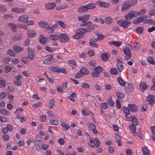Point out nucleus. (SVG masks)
<instances>
[{"instance_id":"nucleus-8","label":"nucleus","mask_w":155,"mask_h":155,"mask_svg":"<svg viewBox=\"0 0 155 155\" xmlns=\"http://www.w3.org/2000/svg\"><path fill=\"white\" fill-rule=\"evenodd\" d=\"M127 86L125 87L124 89L127 93L129 94L133 91V86L131 84L127 83Z\"/></svg>"},{"instance_id":"nucleus-48","label":"nucleus","mask_w":155,"mask_h":155,"mask_svg":"<svg viewBox=\"0 0 155 155\" xmlns=\"http://www.w3.org/2000/svg\"><path fill=\"white\" fill-rule=\"evenodd\" d=\"M34 145L36 150L38 151H41V148H40L41 143H38L37 144H36L35 142L34 143Z\"/></svg>"},{"instance_id":"nucleus-17","label":"nucleus","mask_w":155,"mask_h":155,"mask_svg":"<svg viewBox=\"0 0 155 155\" xmlns=\"http://www.w3.org/2000/svg\"><path fill=\"white\" fill-rule=\"evenodd\" d=\"M148 87V85L144 82H141L140 83V90L143 91Z\"/></svg>"},{"instance_id":"nucleus-63","label":"nucleus","mask_w":155,"mask_h":155,"mask_svg":"<svg viewBox=\"0 0 155 155\" xmlns=\"http://www.w3.org/2000/svg\"><path fill=\"white\" fill-rule=\"evenodd\" d=\"M96 35H97V39H98V40H101L105 37V35H101L98 34H96Z\"/></svg>"},{"instance_id":"nucleus-38","label":"nucleus","mask_w":155,"mask_h":155,"mask_svg":"<svg viewBox=\"0 0 155 155\" xmlns=\"http://www.w3.org/2000/svg\"><path fill=\"white\" fill-rule=\"evenodd\" d=\"M144 24H148L149 25H152L154 24V21L152 19H147L144 21L143 22Z\"/></svg>"},{"instance_id":"nucleus-21","label":"nucleus","mask_w":155,"mask_h":155,"mask_svg":"<svg viewBox=\"0 0 155 155\" xmlns=\"http://www.w3.org/2000/svg\"><path fill=\"white\" fill-rule=\"evenodd\" d=\"M80 24L81 26H88L91 25L92 23L90 21H81Z\"/></svg>"},{"instance_id":"nucleus-57","label":"nucleus","mask_w":155,"mask_h":155,"mask_svg":"<svg viewBox=\"0 0 155 155\" xmlns=\"http://www.w3.org/2000/svg\"><path fill=\"white\" fill-rule=\"evenodd\" d=\"M21 35H18L14 36L13 38V40L14 41H19L21 39Z\"/></svg>"},{"instance_id":"nucleus-41","label":"nucleus","mask_w":155,"mask_h":155,"mask_svg":"<svg viewBox=\"0 0 155 155\" xmlns=\"http://www.w3.org/2000/svg\"><path fill=\"white\" fill-rule=\"evenodd\" d=\"M45 28L49 33L51 34L54 32V29L50 26H48Z\"/></svg>"},{"instance_id":"nucleus-59","label":"nucleus","mask_w":155,"mask_h":155,"mask_svg":"<svg viewBox=\"0 0 155 155\" xmlns=\"http://www.w3.org/2000/svg\"><path fill=\"white\" fill-rule=\"evenodd\" d=\"M42 105V103L40 102H37L32 105V107L34 108H36L37 107L41 106Z\"/></svg>"},{"instance_id":"nucleus-11","label":"nucleus","mask_w":155,"mask_h":155,"mask_svg":"<svg viewBox=\"0 0 155 155\" xmlns=\"http://www.w3.org/2000/svg\"><path fill=\"white\" fill-rule=\"evenodd\" d=\"M28 57L29 59L33 60L34 58V53L33 50L31 48L28 47Z\"/></svg>"},{"instance_id":"nucleus-26","label":"nucleus","mask_w":155,"mask_h":155,"mask_svg":"<svg viewBox=\"0 0 155 155\" xmlns=\"http://www.w3.org/2000/svg\"><path fill=\"white\" fill-rule=\"evenodd\" d=\"M50 39L53 41H56L59 39V35L57 34H52L49 36Z\"/></svg>"},{"instance_id":"nucleus-25","label":"nucleus","mask_w":155,"mask_h":155,"mask_svg":"<svg viewBox=\"0 0 155 155\" xmlns=\"http://www.w3.org/2000/svg\"><path fill=\"white\" fill-rule=\"evenodd\" d=\"M95 27H97V26L95 25H91L88 26V27H87L85 29L87 32H90L94 30Z\"/></svg>"},{"instance_id":"nucleus-47","label":"nucleus","mask_w":155,"mask_h":155,"mask_svg":"<svg viewBox=\"0 0 155 155\" xmlns=\"http://www.w3.org/2000/svg\"><path fill=\"white\" fill-rule=\"evenodd\" d=\"M154 60V59L152 57H148L147 59L148 62L152 64H155V62Z\"/></svg>"},{"instance_id":"nucleus-9","label":"nucleus","mask_w":155,"mask_h":155,"mask_svg":"<svg viewBox=\"0 0 155 155\" xmlns=\"http://www.w3.org/2000/svg\"><path fill=\"white\" fill-rule=\"evenodd\" d=\"M48 39L47 37H45L43 34L40 35L39 38V41L40 43L44 45H45L47 42Z\"/></svg>"},{"instance_id":"nucleus-34","label":"nucleus","mask_w":155,"mask_h":155,"mask_svg":"<svg viewBox=\"0 0 155 155\" xmlns=\"http://www.w3.org/2000/svg\"><path fill=\"white\" fill-rule=\"evenodd\" d=\"M88 10L89 9H94L96 8L95 4L94 3H89L86 5Z\"/></svg>"},{"instance_id":"nucleus-61","label":"nucleus","mask_w":155,"mask_h":155,"mask_svg":"<svg viewBox=\"0 0 155 155\" xmlns=\"http://www.w3.org/2000/svg\"><path fill=\"white\" fill-rule=\"evenodd\" d=\"M116 95L118 98L122 99L124 98L125 97V95L124 94L119 92L116 94Z\"/></svg>"},{"instance_id":"nucleus-45","label":"nucleus","mask_w":155,"mask_h":155,"mask_svg":"<svg viewBox=\"0 0 155 155\" xmlns=\"http://www.w3.org/2000/svg\"><path fill=\"white\" fill-rule=\"evenodd\" d=\"M56 22V23L58 24L62 28H65L67 27L66 25L64 24L62 21H57Z\"/></svg>"},{"instance_id":"nucleus-31","label":"nucleus","mask_w":155,"mask_h":155,"mask_svg":"<svg viewBox=\"0 0 155 155\" xmlns=\"http://www.w3.org/2000/svg\"><path fill=\"white\" fill-rule=\"evenodd\" d=\"M97 4L98 5L102 7H104L106 8L107 7L109 6V4H108L105 3L104 2H102L100 1L97 2Z\"/></svg>"},{"instance_id":"nucleus-14","label":"nucleus","mask_w":155,"mask_h":155,"mask_svg":"<svg viewBox=\"0 0 155 155\" xmlns=\"http://www.w3.org/2000/svg\"><path fill=\"white\" fill-rule=\"evenodd\" d=\"M56 4L53 2L48 3L45 5V8L47 9H54L56 6Z\"/></svg>"},{"instance_id":"nucleus-40","label":"nucleus","mask_w":155,"mask_h":155,"mask_svg":"<svg viewBox=\"0 0 155 155\" xmlns=\"http://www.w3.org/2000/svg\"><path fill=\"white\" fill-rule=\"evenodd\" d=\"M94 140H92L91 138H90L89 145L90 147H94L95 146V143Z\"/></svg>"},{"instance_id":"nucleus-53","label":"nucleus","mask_w":155,"mask_h":155,"mask_svg":"<svg viewBox=\"0 0 155 155\" xmlns=\"http://www.w3.org/2000/svg\"><path fill=\"white\" fill-rule=\"evenodd\" d=\"M6 83L5 81L3 80L2 79L0 80V87H4L6 85Z\"/></svg>"},{"instance_id":"nucleus-39","label":"nucleus","mask_w":155,"mask_h":155,"mask_svg":"<svg viewBox=\"0 0 155 155\" xmlns=\"http://www.w3.org/2000/svg\"><path fill=\"white\" fill-rule=\"evenodd\" d=\"M39 26L42 28H46L45 26L48 25V24L46 22L44 21H41L38 22Z\"/></svg>"},{"instance_id":"nucleus-7","label":"nucleus","mask_w":155,"mask_h":155,"mask_svg":"<svg viewBox=\"0 0 155 155\" xmlns=\"http://www.w3.org/2000/svg\"><path fill=\"white\" fill-rule=\"evenodd\" d=\"M53 54H50L48 55V58L43 61V63L46 64H51L53 60Z\"/></svg>"},{"instance_id":"nucleus-12","label":"nucleus","mask_w":155,"mask_h":155,"mask_svg":"<svg viewBox=\"0 0 155 155\" xmlns=\"http://www.w3.org/2000/svg\"><path fill=\"white\" fill-rule=\"evenodd\" d=\"M130 5L128 2V1H125L122 6V10L124 11L128 10L130 7Z\"/></svg>"},{"instance_id":"nucleus-2","label":"nucleus","mask_w":155,"mask_h":155,"mask_svg":"<svg viewBox=\"0 0 155 155\" xmlns=\"http://www.w3.org/2000/svg\"><path fill=\"white\" fill-rule=\"evenodd\" d=\"M133 47L132 46L130 45L129 48L126 47L123 48L122 50L124 54L125 55V60H127L129 59L131 57V52L130 49L132 48Z\"/></svg>"},{"instance_id":"nucleus-50","label":"nucleus","mask_w":155,"mask_h":155,"mask_svg":"<svg viewBox=\"0 0 155 155\" xmlns=\"http://www.w3.org/2000/svg\"><path fill=\"white\" fill-rule=\"evenodd\" d=\"M110 72L113 75H115L118 73L117 70L114 68H111L110 69Z\"/></svg>"},{"instance_id":"nucleus-49","label":"nucleus","mask_w":155,"mask_h":155,"mask_svg":"<svg viewBox=\"0 0 155 155\" xmlns=\"http://www.w3.org/2000/svg\"><path fill=\"white\" fill-rule=\"evenodd\" d=\"M0 112L2 114L5 115L6 116H7L9 114L8 112L4 108L1 109L0 110Z\"/></svg>"},{"instance_id":"nucleus-4","label":"nucleus","mask_w":155,"mask_h":155,"mask_svg":"<svg viewBox=\"0 0 155 155\" xmlns=\"http://www.w3.org/2000/svg\"><path fill=\"white\" fill-rule=\"evenodd\" d=\"M117 23L120 25L124 28H127L130 26L131 25V22L129 21H118Z\"/></svg>"},{"instance_id":"nucleus-44","label":"nucleus","mask_w":155,"mask_h":155,"mask_svg":"<svg viewBox=\"0 0 155 155\" xmlns=\"http://www.w3.org/2000/svg\"><path fill=\"white\" fill-rule=\"evenodd\" d=\"M55 101L54 99L52 98L50 100L49 102V108H52L54 105Z\"/></svg>"},{"instance_id":"nucleus-56","label":"nucleus","mask_w":155,"mask_h":155,"mask_svg":"<svg viewBox=\"0 0 155 155\" xmlns=\"http://www.w3.org/2000/svg\"><path fill=\"white\" fill-rule=\"evenodd\" d=\"M137 131V134H138V136L139 137L140 139L142 138V137L143 136V134L142 131L140 129H138Z\"/></svg>"},{"instance_id":"nucleus-27","label":"nucleus","mask_w":155,"mask_h":155,"mask_svg":"<svg viewBox=\"0 0 155 155\" xmlns=\"http://www.w3.org/2000/svg\"><path fill=\"white\" fill-rule=\"evenodd\" d=\"M27 35L29 38H32L35 36L36 35V32L34 31L28 30Z\"/></svg>"},{"instance_id":"nucleus-58","label":"nucleus","mask_w":155,"mask_h":155,"mask_svg":"<svg viewBox=\"0 0 155 155\" xmlns=\"http://www.w3.org/2000/svg\"><path fill=\"white\" fill-rule=\"evenodd\" d=\"M108 104L111 107L114 106V101L111 99V97H110L109 99L108 100Z\"/></svg>"},{"instance_id":"nucleus-35","label":"nucleus","mask_w":155,"mask_h":155,"mask_svg":"<svg viewBox=\"0 0 155 155\" xmlns=\"http://www.w3.org/2000/svg\"><path fill=\"white\" fill-rule=\"evenodd\" d=\"M142 151H143V155H149L150 150L146 147H144L142 148Z\"/></svg>"},{"instance_id":"nucleus-6","label":"nucleus","mask_w":155,"mask_h":155,"mask_svg":"<svg viewBox=\"0 0 155 155\" xmlns=\"http://www.w3.org/2000/svg\"><path fill=\"white\" fill-rule=\"evenodd\" d=\"M155 97L153 95H149L146 97V100L151 107L154 103Z\"/></svg>"},{"instance_id":"nucleus-36","label":"nucleus","mask_w":155,"mask_h":155,"mask_svg":"<svg viewBox=\"0 0 155 155\" xmlns=\"http://www.w3.org/2000/svg\"><path fill=\"white\" fill-rule=\"evenodd\" d=\"M111 43L112 45L117 47H119L122 44V42L119 41H111Z\"/></svg>"},{"instance_id":"nucleus-1","label":"nucleus","mask_w":155,"mask_h":155,"mask_svg":"<svg viewBox=\"0 0 155 155\" xmlns=\"http://www.w3.org/2000/svg\"><path fill=\"white\" fill-rule=\"evenodd\" d=\"M87 31L85 28H80L77 29L76 31V35H74L73 37L74 38L78 39L83 37L84 34Z\"/></svg>"},{"instance_id":"nucleus-29","label":"nucleus","mask_w":155,"mask_h":155,"mask_svg":"<svg viewBox=\"0 0 155 155\" xmlns=\"http://www.w3.org/2000/svg\"><path fill=\"white\" fill-rule=\"evenodd\" d=\"M131 116L132 118V122L133 124L135 125H138V122L136 117L133 115H131Z\"/></svg>"},{"instance_id":"nucleus-51","label":"nucleus","mask_w":155,"mask_h":155,"mask_svg":"<svg viewBox=\"0 0 155 155\" xmlns=\"http://www.w3.org/2000/svg\"><path fill=\"white\" fill-rule=\"evenodd\" d=\"M91 75L94 78H97L99 75V74L98 72L97 71H96L94 70V71H92Z\"/></svg>"},{"instance_id":"nucleus-10","label":"nucleus","mask_w":155,"mask_h":155,"mask_svg":"<svg viewBox=\"0 0 155 155\" xmlns=\"http://www.w3.org/2000/svg\"><path fill=\"white\" fill-rule=\"evenodd\" d=\"M25 10L24 8H15L12 9L11 11L14 13H21L24 12Z\"/></svg>"},{"instance_id":"nucleus-33","label":"nucleus","mask_w":155,"mask_h":155,"mask_svg":"<svg viewBox=\"0 0 155 155\" xmlns=\"http://www.w3.org/2000/svg\"><path fill=\"white\" fill-rule=\"evenodd\" d=\"M123 111L125 114V115H129L130 113V109L128 107L124 106L123 107Z\"/></svg>"},{"instance_id":"nucleus-42","label":"nucleus","mask_w":155,"mask_h":155,"mask_svg":"<svg viewBox=\"0 0 155 155\" xmlns=\"http://www.w3.org/2000/svg\"><path fill=\"white\" fill-rule=\"evenodd\" d=\"M76 96V94L75 92L72 93L70 96H68V98L72 101H74V98Z\"/></svg>"},{"instance_id":"nucleus-60","label":"nucleus","mask_w":155,"mask_h":155,"mask_svg":"<svg viewBox=\"0 0 155 155\" xmlns=\"http://www.w3.org/2000/svg\"><path fill=\"white\" fill-rule=\"evenodd\" d=\"M106 23L109 25L110 24L112 21V19L110 17H107L105 19Z\"/></svg>"},{"instance_id":"nucleus-16","label":"nucleus","mask_w":155,"mask_h":155,"mask_svg":"<svg viewBox=\"0 0 155 155\" xmlns=\"http://www.w3.org/2000/svg\"><path fill=\"white\" fill-rule=\"evenodd\" d=\"M90 15L88 14L84 15L83 16L78 17V19L80 21H87L90 18Z\"/></svg>"},{"instance_id":"nucleus-3","label":"nucleus","mask_w":155,"mask_h":155,"mask_svg":"<svg viewBox=\"0 0 155 155\" xmlns=\"http://www.w3.org/2000/svg\"><path fill=\"white\" fill-rule=\"evenodd\" d=\"M137 12L134 11H132L128 13L127 14L125 15L124 18L127 21L129 20L136 17L137 16Z\"/></svg>"},{"instance_id":"nucleus-13","label":"nucleus","mask_w":155,"mask_h":155,"mask_svg":"<svg viewBox=\"0 0 155 155\" xmlns=\"http://www.w3.org/2000/svg\"><path fill=\"white\" fill-rule=\"evenodd\" d=\"M127 107L132 112H135L137 110V107L134 104H129L127 105Z\"/></svg>"},{"instance_id":"nucleus-15","label":"nucleus","mask_w":155,"mask_h":155,"mask_svg":"<svg viewBox=\"0 0 155 155\" xmlns=\"http://www.w3.org/2000/svg\"><path fill=\"white\" fill-rule=\"evenodd\" d=\"M29 19L28 17L26 15L21 16L18 18V20L21 22L26 23Z\"/></svg>"},{"instance_id":"nucleus-37","label":"nucleus","mask_w":155,"mask_h":155,"mask_svg":"<svg viewBox=\"0 0 155 155\" xmlns=\"http://www.w3.org/2000/svg\"><path fill=\"white\" fill-rule=\"evenodd\" d=\"M137 33L139 34H141L143 31V28L142 27H138L135 29Z\"/></svg>"},{"instance_id":"nucleus-28","label":"nucleus","mask_w":155,"mask_h":155,"mask_svg":"<svg viewBox=\"0 0 155 155\" xmlns=\"http://www.w3.org/2000/svg\"><path fill=\"white\" fill-rule=\"evenodd\" d=\"M89 128L90 130H92L94 133L96 134L97 133V130L95 129V126L94 124L90 123L89 125Z\"/></svg>"},{"instance_id":"nucleus-32","label":"nucleus","mask_w":155,"mask_h":155,"mask_svg":"<svg viewBox=\"0 0 155 155\" xmlns=\"http://www.w3.org/2000/svg\"><path fill=\"white\" fill-rule=\"evenodd\" d=\"M117 81L119 84L121 86H125L126 82L121 77H118Z\"/></svg>"},{"instance_id":"nucleus-46","label":"nucleus","mask_w":155,"mask_h":155,"mask_svg":"<svg viewBox=\"0 0 155 155\" xmlns=\"http://www.w3.org/2000/svg\"><path fill=\"white\" fill-rule=\"evenodd\" d=\"M58 69H59V67H51L49 68V69L50 71L57 73H58Z\"/></svg>"},{"instance_id":"nucleus-54","label":"nucleus","mask_w":155,"mask_h":155,"mask_svg":"<svg viewBox=\"0 0 155 155\" xmlns=\"http://www.w3.org/2000/svg\"><path fill=\"white\" fill-rule=\"evenodd\" d=\"M13 69L12 68L9 66H7L4 68V69L5 72L6 73H8L10 72Z\"/></svg>"},{"instance_id":"nucleus-23","label":"nucleus","mask_w":155,"mask_h":155,"mask_svg":"<svg viewBox=\"0 0 155 155\" xmlns=\"http://www.w3.org/2000/svg\"><path fill=\"white\" fill-rule=\"evenodd\" d=\"M88 11V9L86 5L84 6H82L78 8V12L80 13H82Z\"/></svg>"},{"instance_id":"nucleus-55","label":"nucleus","mask_w":155,"mask_h":155,"mask_svg":"<svg viewBox=\"0 0 155 155\" xmlns=\"http://www.w3.org/2000/svg\"><path fill=\"white\" fill-rule=\"evenodd\" d=\"M128 2L130 4L131 7L135 5L137 2V0H131L128 1Z\"/></svg>"},{"instance_id":"nucleus-20","label":"nucleus","mask_w":155,"mask_h":155,"mask_svg":"<svg viewBox=\"0 0 155 155\" xmlns=\"http://www.w3.org/2000/svg\"><path fill=\"white\" fill-rule=\"evenodd\" d=\"M129 129L132 132L134 136H137V133L135 132L136 128L135 125L131 124L129 127Z\"/></svg>"},{"instance_id":"nucleus-30","label":"nucleus","mask_w":155,"mask_h":155,"mask_svg":"<svg viewBox=\"0 0 155 155\" xmlns=\"http://www.w3.org/2000/svg\"><path fill=\"white\" fill-rule=\"evenodd\" d=\"M49 124L51 125H57L58 124V121L54 118H51L50 120Z\"/></svg>"},{"instance_id":"nucleus-18","label":"nucleus","mask_w":155,"mask_h":155,"mask_svg":"<svg viewBox=\"0 0 155 155\" xmlns=\"http://www.w3.org/2000/svg\"><path fill=\"white\" fill-rule=\"evenodd\" d=\"M110 56L109 54L106 53H102L101 54V59L104 61H107L108 58Z\"/></svg>"},{"instance_id":"nucleus-43","label":"nucleus","mask_w":155,"mask_h":155,"mask_svg":"<svg viewBox=\"0 0 155 155\" xmlns=\"http://www.w3.org/2000/svg\"><path fill=\"white\" fill-rule=\"evenodd\" d=\"M142 21L141 18L140 17L137 18L136 19L134 20L133 21V23L135 25H137Z\"/></svg>"},{"instance_id":"nucleus-52","label":"nucleus","mask_w":155,"mask_h":155,"mask_svg":"<svg viewBox=\"0 0 155 155\" xmlns=\"http://www.w3.org/2000/svg\"><path fill=\"white\" fill-rule=\"evenodd\" d=\"M7 54L12 56H14L15 55V52L11 49L8 50L7 52Z\"/></svg>"},{"instance_id":"nucleus-62","label":"nucleus","mask_w":155,"mask_h":155,"mask_svg":"<svg viewBox=\"0 0 155 155\" xmlns=\"http://www.w3.org/2000/svg\"><path fill=\"white\" fill-rule=\"evenodd\" d=\"M0 120L1 123H3L5 122H8V120L6 117L0 116Z\"/></svg>"},{"instance_id":"nucleus-5","label":"nucleus","mask_w":155,"mask_h":155,"mask_svg":"<svg viewBox=\"0 0 155 155\" xmlns=\"http://www.w3.org/2000/svg\"><path fill=\"white\" fill-rule=\"evenodd\" d=\"M68 36L65 34H62L59 35V40L60 42L65 43L68 41L69 40Z\"/></svg>"},{"instance_id":"nucleus-64","label":"nucleus","mask_w":155,"mask_h":155,"mask_svg":"<svg viewBox=\"0 0 155 155\" xmlns=\"http://www.w3.org/2000/svg\"><path fill=\"white\" fill-rule=\"evenodd\" d=\"M5 127L8 131L11 132L13 129V127L9 124H7Z\"/></svg>"},{"instance_id":"nucleus-19","label":"nucleus","mask_w":155,"mask_h":155,"mask_svg":"<svg viewBox=\"0 0 155 155\" xmlns=\"http://www.w3.org/2000/svg\"><path fill=\"white\" fill-rule=\"evenodd\" d=\"M13 49L17 53L21 52L23 51V48L18 45H15Z\"/></svg>"},{"instance_id":"nucleus-22","label":"nucleus","mask_w":155,"mask_h":155,"mask_svg":"<svg viewBox=\"0 0 155 155\" xmlns=\"http://www.w3.org/2000/svg\"><path fill=\"white\" fill-rule=\"evenodd\" d=\"M80 72L81 74L86 75L89 73V71L85 68L82 67L80 69Z\"/></svg>"},{"instance_id":"nucleus-24","label":"nucleus","mask_w":155,"mask_h":155,"mask_svg":"<svg viewBox=\"0 0 155 155\" xmlns=\"http://www.w3.org/2000/svg\"><path fill=\"white\" fill-rule=\"evenodd\" d=\"M8 25L10 28L13 32H16L17 25L14 23H9L8 24Z\"/></svg>"}]
</instances>
